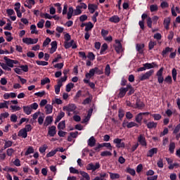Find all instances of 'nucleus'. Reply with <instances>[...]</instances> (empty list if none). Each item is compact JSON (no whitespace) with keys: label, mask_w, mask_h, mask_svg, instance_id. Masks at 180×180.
Returning a JSON list of instances; mask_svg holds the SVG:
<instances>
[{"label":"nucleus","mask_w":180,"mask_h":180,"mask_svg":"<svg viewBox=\"0 0 180 180\" xmlns=\"http://www.w3.org/2000/svg\"><path fill=\"white\" fill-rule=\"evenodd\" d=\"M11 109V112H18L19 110H20V109H22V108H20V106L18 105H11L10 106Z\"/></svg>","instance_id":"46"},{"label":"nucleus","mask_w":180,"mask_h":180,"mask_svg":"<svg viewBox=\"0 0 180 180\" xmlns=\"http://www.w3.org/2000/svg\"><path fill=\"white\" fill-rule=\"evenodd\" d=\"M122 140L119 138L115 139L113 140V143L114 144H116L117 148H124L125 147L124 142H122Z\"/></svg>","instance_id":"4"},{"label":"nucleus","mask_w":180,"mask_h":180,"mask_svg":"<svg viewBox=\"0 0 180 180\" xmlns=\"http://www.w3.org/2000/svg\"><path fill=\"white\" fill-rule=\"evenodd\" d=\"M46 84H50V79L49 77H46L41 80V85H46Z\"/></svg>","instance_id":"54"},{"label":"nucleus","mask_w":180,"mask_h":180,"mask_svg":"<svg viewBox=\"0 0 180 180\" xmlns=\"http://www.w3.org/2000/svg\"><path fill=\"white\" fill-rule=\"evenodd\" d=\"M95 75V69L92 68L89 70V73H86L85 77L87 79H91V78H92V77H94Z\"/></svg>","instance_id":"20"},{"label":"nucleus","mask_w":180,"mask_h":180,"mask_svg":"<svg viewBox=\"0 0 180 180\" xmlns=\"http://www.w3.org/2000/svg\"><path fill=\"white\" fill-rule=\"evenodd\" d=\"M131 127H139V124H137L136 122H128L127 124V128L128 129H131Z\"/></svg>","instance_id":"48"},{"label":"nucleus","mask_w":180,"mask_h":180,"mask_svg":"<svg viewBox=\"0 0 180 180\" xmlns=\"http://www.w3.org/2000/svg\"><path fill=\"white\" fill-rule=\"evenodd\" d=\"M109 20L112 23H119L120 22V18L117 15H114L110 18Z\"/></svg>","instance_id":"23"},{"label":"nucleus","mask_w":180,"mask_h":180,"mask_svg":"<svg viewBox=\"0 0 180 180\" xmlns=\"http://www.w3.org/2000/svg\"><path fill=\"white\" fill-rule=\"evenodd\" d=\"M4 60L6 63V65H8V67H10V68H13V65L14 64H18L19 63V61H18L16 60L9 59L7 57H4Z\"/></svg>","instance_id":"6"},{"label":"nucleus","mask_w":180,"mask_h":180,"mask_svg":"<svg viewBox=\"0 0 180 180\" xmlns=\"http://www.w3.org/2000/svg\"><path fill=\"white\" fill-rule=\"evenodd\" d=\"M31 34H37L39 31H37V28L35 25H32L30 26Z\"/></svg>","instance_id":"34"},{"label":"nucleus","mask_w":180,"mask_h":180,"mask_svg":"<svg viewBox=\"0 0 180 180\" xmlns=\"http://www.w3.org/2000/svg\"><path fill=\"white\" fill-rule=\"evenodd\" d=\"M88 9L90 13H94L95 11L98 9V6L96 4H89Z\"/></svg>","instance_id":"17"},{"label":"nucleus","mask_w":180,"mask_h":180,"mask_svg":"<svg viewBox=\"0 0 180 180\" xmlns=\"http://www.w3.org/2000/svg\"><path fill=\"white\" fill-rule=\"evenodd\" d=\"M64 47L66 49H70L72 47V49H77V44L74 43V39L70 41H68L66 42H64Z\"/></svg>","instance_id":"5"},{"label":"nucleus","mask_w":180,"mask_h":180,"mask_svg":"<svg viewBox=\"0 0 180 180\" xmlns=\"http://www.w3.org/2000/svg\"><path fill=\"white\" fill-rule=\"evenodd\" d=\"M165 82L166 83H169V84H172V76H167L165 79Z\"/></svg>","instance_id":"63"},{"label":"nucleus","mask_w":180,"mask_h":180,"mask_svg":"<svg viewBox=\"0 0 180 180\" xmlns=\"http://www.w3.org/2000/svg\"><path fill=\"white\" fill-rule=\"evenodd\" d=\"M174 50L172 48L166 47L165 49H164L162 52V56L163 57L167 56V54H168L169 52H172Z\"/></svg>","instance_id":"27"},{"label":"nucleus","mask_w":180,"mask_h":180,"mask_svg":"<svg viewBox=\"0 0 180 180\" xmlns=\"http://www.w3.org/2000/svg\"><path fill=\"white\" fill-rule=\"evenodd\" d=\"M82 13V10L79 7L76 6V8L74 10V8L70 7L69 11L67 13L68 19L70 20L73 16H78Z\"/></svg>","instance_id":"1"},{"label":"nucleus","mask_w":180,"mask_h":180,"mask_svg":"<svg viewBox=\"0 0 180 180\" xmlns=\"http://www.w3.org/2000/svg\"><path fill=\"white\" fill-rule=\"evenodd\" d=\"M138 141L139 143H140L141 145L143 146L144 147L147 146V143L146 142V138L141 134L139 135V136L138 137Z\"/></svg>","instance_id":"15"},{"label":"nucleus","mask_w":180,"mask_h":180,"mask_svg":"<svg viewBox=\"0 0 180 180\" xmlns=\"http://www.w3.org/2000/svg\"><path fill=\"white\" fill-rule=\"evenodd\" d=\"M127 172H128V174H130V175H132V176H134V175H136V170H134V169H131L130 167H128L127 169Z\"/></svg>","instance_id":"52"},{"label":"nucleus","mask_w":180,"mask_h":180,"mask_svg":"<svg viewBox=\"0 0 180 180\" xmlns=\"http://www.w3.org/2000/svg\"><path fill=\"white\" fill-rule=\"evenodd\" d=\"M18 137H22V139H26L27 137V133L23 129H21L18 134Z\"/></svg>","instance_id":"19"},{"label":"nucleus","mask_w":180,"mask_h":180,"mask_svg":"<svg viewBox=\"0 0 180 180\" xmlns=\"http://www.w3.org/2000/svg\"><path fill=\"white\" fill-rule=\"evenodd\" d=\"M105 75H107V77H109V75H110V65H109V64L106 65L105 66Z\"/></svg>","instance_id":"45"},{"label":"nucleus","mask_w":180,"mask_h":180,"mask_svg":"<svg viewBox=\"0 0 180 180\" xmlns=\"http://www.w3.org/2000/svg\"><path fill=\"white\" fill-rule=\"evenodd\" d=\"M172 75L173 80L174 82H176V75H178V72H176V69H175V68L172 69Z\"/></svg>","instance_id":"49"},{"label":"nucleus","mask_w":180,"mask_h":180,"mask_svg":"<svg viewBox=\"0 0 180 180\" xmlns=\"http://www.w3.org/2000/svg\"><path fill=\"white\" fill-rule=\"evenodd\" d=\"M127 92V89L125 88H120V93L118 94V98H123L124 95H126V93Z\"/></svg>","instance_id":"21"},{"label":"nucleus","mask_w":180,"mask_h":180,"mask_svg":"<svg viewBox=\"0 0 180 180\" xmlns=\"http://www.w3.org/2000/svg\"><path fill=\"white\" fill-rule=\"evenodd\" d=\"M70 174H79V171L78 169H75V167H70Z\"/></svg>","instance_id":"61"},{"label":"nucleus","mask_w":180,"mask_h":180,"mask_svg":"<svg viewBox=\"0 0 180 180\" xmlns=\"http://www.w3.org/2000/svg\"><path fill=\"white\" fill-rule=\"evenodd\" d=\"M12 144H13V142L12 141H6L4 143V148H9V147H12Z\"/></svg>","instance_id":"50"},{"label":"nucleus","mask_w":180,"mask_h":180,"mask_svg":"<svg viewBox=\"0 0 180 180\" xmlns=\"http://www.w3.org/2000/svg\"><path fill=\"white\" fill-rule=\"evenodd\" d=\"M169 151L170 154H174L175 151V143L174 142H170L169 146Z\"/></svg>","instance_id":"31"},{"label":"nucleus","mask_w":180,"mask_h":180,"mask_svg":"<svg viewBox=\"0 0 180 180\" xmlns=\"http://www.w3.org/2000/svg\"><path fill=\"white\" fill-rule=\"evenodd\" d=\"M58 130H64L65 129V121H62L58 124Z\"/></svg>","instance_id":"39"},{"label":"nucleus","mask_w":180,"mask_h":180,"mask_svg":"<svg viewBox=\"0 0 180 180\" xmlns=\"http://www.w3.org/2000/svg\"><path fill=\"white\" fill-rule=\"evenodd\" d=\"M34 153V148H33V146H29L25 153V155H29L30 154H33Z\"/></svg>","instance_id":"35"},{"label":"nucleus","mask_w":180,"mask_h":180,"mask_svg":"<svg viewBox=\"0 0 180 180\" xmlns=\"http://www.w3.org/2000/svg\"><path fill=\"white\" fill-rule=\"evenodd\" d=\"M34 4H36V1H34V0H26L24 6L28 8V9H32Z\"/></svg>","instance_id":"11"},{"label":"nucleus","mask_w":180,"mask_h":180,"mask_svg":"<svg viewBox=\"0 0 180 180\" xmlns=\"http://www.w3.org/2000/svg\"><path fill=\"white\" fill-rule=\"evenodd\" d=\"M110 174V179H119V178H120V174H117V173H112V172H109Z\"/></svg>","instance_id":"32"},{"label":"nucleus","mask_w":180,"mask_h":180,"mask_svg":"<svg viewBox=\"0 0 180 180\" xmlns=\"http://www.w3.org/2000/svg\"><path fill=\"white\" fill-rule=\"evenodd\" d=\"M13 153H15V150H13V148H8L6 150V154L8 157H12V155L13 154Z\"/></svg>","instance_id":"57"},{"label":"nucleus","mask_w":180,"mask_h":180,"mask_svg":"<svg viewBox=\"0 0 180 180\" xmlns=\"http://www.w3.org/2000/svg\"><path fill=\"white\" fill-rule=\"evenodd\" d=\"M47 150V145L44 144L43 146H41L39 149V153L41 154H43L44 153H46V150Z\"/></svg>","instance_id":"53"},{"label":"nucleus","mask_w":180,"mask_h":180,"mask_svg":"<svg viewBox=\"0 0 180 180\" xmlns=\"http://www.w3.org/2000/svg\"><path fill=\"white\" fill-rule=\"evenodd\" d=\"M94 29V24L91 22L86 23L85 32H89Z\"/></svg>","instance_id":"30"},{"label":"nucleus","mask_w":180,"mask_h":180,"mask_svg":"<svg viewBox=\"0 0 180 180\" xmlns=\"http://www.w3.org/2000/svg\"><path fill=\"white\" fill-rule=\"evenodd\" d=\"M74 88V83H69L66 85V92H71V89Z\"/></svg>","instance_id":"41"},{"label":"nucleus","mask_w":180,"mask_h":180,"mask_svg":"<svg viewBox=\"0 0 180 180\" xmlns=\"http://www.w3.org/2000/svg\"><path fill=\"white\" fill-rule=\"evenodd\" d=\"M109 175L108 173L103 172L98 174V176H96L93 180H106L105 178H108Z\"/></svg>","instance_id":"9"},{"label":"nucleus","mask_w":180,"mask_h":180,"mask_svg":"<svg viewBox=\"0 0 180 180\" xmlns=\"http://www.w3.org/2000/svg\"><path fill=\"white\" fill-rule=\"evenodd\" d=\"M10 120L13 123H16L18 122V115L16 114H12L10 117Z\"/></svg>","instance_id":"44"},{"label":"nucleus","mask_w":180,"mask_h":180,"mask_svg":"<svg viewBox=\"0 0 180 180\" xmlns=\"http://www.w3.org/2000/svg\"><path fill=\"white\" fill-rule=\"evenodd\" d=\"M50 53L53 54L57 51V41H53L51 43Z\"/></svg>","instance_id":"13"},{"label":"nucleus","mask_w":180,"mask_h":180,"mask_svg":"<svg viewBox=\"0 0 180 180\" xmlns=\"http://www.w3.org/2000/svg\"><path fill=\"white\" fill-rule=\"evenodd\" d=\"M22 109L25 115H32V110L30 105L23 106Z\"/></svg>","instance_id":"18"},{"label":"nucleus","mask_w":180,"mask_h":180,"mask_svg":"<svg viewBox=\"0 0 180 180\" xmlns=\"http://www.w3.org/2000/svg\"><path fill=\"white\" fill-rule=\"evenodd\" d=\"M64 112H66L68 116H72L71 112L75 113V110H77V105L74 103L68 104L66 106L63 108Z\"/></svg>","instance_id":"2"},{"label":"nucleus","mask_w":180,"mask_h":180,"mask_svg":"<svg viewBox=\"0 0 180 180\" xmlns=\"http://www.w3.org/2000/svg\"><path fill=\"white\" fill-rule=\"evenodd\" d=\"M79 174H80V175H82V176H83V178H84V179H86V180L91 179V176H89V174H88V173H86L84 171H80Z\"/></svg>","instance_id":"36"},{"label":"nucleus","mask_w":180,"mask_h":180,"mask_svg":"<svg viewBox=\"0 0 180 180\" xmlns=\"http://www.w3.org/2000/svg\"><path fill=\"white\" fill-rule=\"evenodd\" d=\"M56 129V126H51L49 128L48 134L50 137H54V136H56V134L57 133Z\"/></svg>","instance_id":"10"},{"label":"nucleus","mask_w":180,"mask_h":180,"mask_svg":"<svg viewBox=\"0 0 180 180\" xmlns=\"http://www.w3.org/2000/svg\"><path fill=\"white\" fill-rule=\"evenodd\" d=\"M61 86H63V83H61V82H58L57 85H55V94H56V95L60 94V88H61Z\"/></svg>","instance_id":"25"},{"label":"nucleus","mask_w":180,"mask_h":180,"mask_svg":"<svg viewBox=\"0 0 180 180\" xmlns=\"http://www.w3.org/2000/svg\"><path fill=\"white\" fill-rule=\"evenodd\" d=\"M11 101H4V102L0 103V109H9V105Z\"/></svg>","instance_id":"16"},{"label":"nucleus","mask_w":180,"mask_h":180,"mask_svg":"<svg viewBox=\"0 0 180 180\" xmlns=\"http://www.w3.org/2000/svg\"><path fill=\"white\" fill-rule=\"evenodd\" d=\"M142 120H143V113L140 112L136 117V122L137 123H141Z\"/></svg>","instance_id":"40"},{"label":"nucleus","mask_w":180,"mask_h":180,"mask_svg":"<svg viewBox=\"0 0 180 180\" xmlns=\"http://www.w3.org/2000/svg\"><path fill=\"white\" fill-rule=\"evenodd\" d=\"M143 49H144V44H136V50L137 51H139V53H142L143 52Z\"/></svg>","instance_id":"56"},{"label":"nucleus","mask_w":180,"mask_h":180,"mask_svg":"<svg viewBox=\"0 0 180 180\" xmlns=\"http://www.w3.org/2000/svg\"><path fill=\"white\" fill-rule=\"evenodd\" d=\"M108 50V44L105 43L101 46L100 54L102 56V54H105V51Z\"/></svg>","instance_id":"37"},{"label":"nucleus","mask_w":180,"mask_h":180,"mask_svg":"<svg viewBox=\"0 0 180 180\" xmlns=\"http://www.w3.org/2000/svg\"><path fill=\"white\" fill-rule=\"evenodd\" d=\"M37 27L39 29H43L44 27V20H41L37 25Z\"/></svg>","instance_id":"59"},{"label":"nucleus","mask_w":180,"mask_h":180,"mask_svg":"<svg viewBox=\"0 0 180 180\" xmlns=\"http://www.w3.org/2000/svg\"><path fill=\"white\" fill-rule=\"evenodd\" d=\"M136 108L137 109H142V108H144V104L141 101H137L136 104Z\"/></svg>","instance_id":"58"},{"label":"nucleus","mask_w":180,"mask_h":180,"mask_svg":"<svg viewBox=\"0 0 180 180\" xmlns=\"http://www.w3.org/2000/svg\"><path fill=\"white\" fill-rule=\"evenodd\" d=\"M115 51L117 53H122L123 51V47L122 46V43L118 39L115 40V45L114 46Z\"/></svg>","instance_id":"7"},{"label":"nucleus","mask_w":180,"mask_h":180,"mask_svg":"<svg viewBox=\"0 0 180 180\" xmlns=\"http://www.w3.org/2000/svg\"><path fill=\"white\" fill-rule=\"evenodd\" d=\"M64 116H65V113L63 111H60L58 113V116L56 117V123H58V122H60V120H61V119H63Z\"/></svg>","instance_id":"28"},{"label":"nucleus","mask_w":180,"mask_h":180,"mask_svg":"<svg viewBox=\"0 0 180 180\" xmlns=\"http://www.w3.org/2000/svg\"><path fill=\"white\" fill-rule=\"evenodd\" d=\"M45 109H46V115H50V114L53 113V105H51L50 104H47L45 106Z\"/></svg>","instance_id":"24"},{"label":"nucleus","mask_w":180,"mask_h":180,"mask_svg":"<svg viewBox=\"0 0 180 180\" xmlns=\"http://www.w3.org/2000/svg\"><path fill=\"white\" fill-rule=\"evenodd\" d=\"M0 65L3 70H5V71H12V69L9 68V66L7 64L0 63Z\"/></svg>","instance_id":"38"},{"label":"nucleus","mask_w":180,"mask_h":180,"mask_svg":"<svg viewBox=\"0 0 180 180\" xmlns=\"http://www.w3.org/2000/svg\"><path fill=\"white\" fill-rule=\"evenodd\" d=\"M4 34L6 36V39L8 41H11L13 40V37H12V33L8 32V31H5L4 32Z\"/></svg>","instance_id":"26"},{"label":"nucleus","mask_w":180,"mask_h":180,"mask_svg":"<svg viewBox=\"0 0 180 180\" xmlns=\"http://www.w3.org/2000/svg\"><path fill=\"white\" fill-rule=\"evenodd\" d=\"M87 144L89 147H95V144H96V139H95V137H90V139L87 141Z\"/></svg>","instance_id":"14"},{"label":"nucleus","mask_w":180,"mask_h":180,"mask_svg":"<svg viewBox=\"0 0 180 180\" xmlns=\"http://www.w3.org/2000/svg\"><path fill=\"white\" fill-rule=\"evenodd\" d=\"M94 72L97 75H102L103 74V70H100L98 67L94 68Z\"/></svg>","instance_id":"51"},{"label":"nucleus","mask_w":180,"mask_h":180,"mask_svg":"<svg viewBox=\"0 0 180 180\" xmlns=\"http://www.w3.org/2000/svg\"><path fill=\"white\" fill-rule=\"evenodd\" d=\"M7 117H9V112H3L0 114V120L1 121L4 120V119H6Z\"/></svg>","instance_id":"43"},{"label":"nucleus","mask_w":180,"mask_h":180,"mask_svg":"<svg viewBox=\"0 0 180 180\" xmlns=\"http://www.w3.org/2000/svg\"><path fill=\"white\" fill-rule=\"evenodd\" d=\"M101 168V164L99 162H96L95 165L92 162L87 165L86 169L87 171H92L94 172V171H96V169H99Z\"/></svg>","instance_id":"3"},{"label":"nucleus","mask_w":180,"mask_h":180,"mask_svg":"<svg viewBox=\"0 0 180 180\" xmlns=\"http://www.w3.org/2000/svg\"><path fill=\"white\" fill-rule=\"evenodd\" d=\"M153 72H154V71L153 70H149L148 72H146L145 74L139 77L140 81H145V79H148V78H150V76L153 75Z\"/></svg>","instance_id":"8"},{"label":"nucleus","mask_w":180,"mask_h":180,"mask_svg":"<svg viewBox=\"0 0 180 180\" xmlns=\"http://www.w3.org/2000/svg\"><path fill=\"white\" fill-rule=\"evenodd\" d=\"M155 154H157V148H153L148 152L147 157H153Z\"/></svg>","instance_id":"33"},{"label":"nucleus","mask_w":180,"mask_h":180,"mask_svg":"<svg viewBox=\"0 0 180 180\" xmlns=\"http://www.w3.org/2000/svg\"><path fill=\"white\" fill-rule=\"evenodd\" d=\"M111 155H112V153H110V151H108V150L103 151L101 153V157H111Z\"/></svg>","instance_id":"47"},{"label":"nucleus","mask_w":180,"mask_h":180,"mask_svg":"<svg viewBox=\"0 0 180 180\" xmlns=\"http://www.w3.org/2000/svg\"><path fill=\"white\" fill-rule=\"evenodd\" d=\"M51 123H53V117L47 116L44 123V126H49V124H51Z\"/></svg>","instance_id":"22"},{"label":"nucleus","mask_w":180,"mask_h":180,"mask_svg":"<svg viewBox=\"0 0 180 180\" xmlns=\"http://www.w3.org/2000/svg\"><path fill=\"white\" fill-rule=\"evenodd\" d=\"M179 130H180V123L177 124L176 127L174 128L173 131V134H178V133H179Z\"/></svg>","instance_id":"62"},{"label":"nucleus","mask_w":180,"mask_h":180,"mask_svg":"<svg viewBox=\"0 0 180 180\" xmlns=\"http://www.w3.org/2000/svg\"><path fill=\"white\" fill-rule=\"evenodd\" d=\"M65 41L64 43H66L67 41H70L71 40V35H70L69 33H66L64 35Z\"/></svg>","instance_id":"60"},{"label":"nucleus","mask_w":180,"mask_h":180,"mask_svg":"<svg viewBox=\"0 0 180 180\" xmlns=\"http://www.w3.org/2000/svg\"><path fill=\"white\" fill-rule=\"evenodd\" d=\"M22 42H24L25 44L30 45L31 43V38H23L22 39Z\"/></svg>","instance_id":"64"},{"label":"nucleus","mask_w":180,"mask_h":180,"mask_svg":"<svg viewBox=\"0 0 180 180\" xmlns=\"http://www.w3.org/2000/svg\"><path fill=\"white\" fill-rule=\"evenodd\" d=\"M36 63L37 65H42V66L49 65V62H46L43 60H37Z\"/></svg>","instance_id":"55"},{"label":"nucleus","mask_w":180,"mask_h":180,"mask_svg":"<svg viewBox=\"0 0 180 180\" xmlns=\"http://www.w3.org/2000/svg\"><path fill=\"white\" fill-rule=\"evenodd\" d=\"M27 133L32 131L33 130V127H32L30 124H26L24 128H22Z\"/></svg>","instance_id":"42"},{"label":"nucleus","mask_w":180,"mask_h":180,"mask_svg":"<svg viewBox=\"0 0 180 180\" xmlns=\"http://www.w3.org/2000/svg\"><path fill=\"white\" fill-rule=\"evenodd\" d=\"M58 151V148L52 150L51 152H49L46 154V158H50V157H54V155H56V154H57Z\"/></svg>","instance_id":"29"},{"label":"nucleus","mask_w":180,"mask_h":180,"mask_svg":"<svg viewBox=\"0 0 180 180\" xmlns=\"http://www.w3.org/2000/svg\"><path fill=\"white\" fill-rule=\"evenodd\" d=\"M143 122L146 124L148 129H155V127H157V123L154 122H148L147 120H145Z\"/></svg>","instance_id":"12"}]
</instances>
